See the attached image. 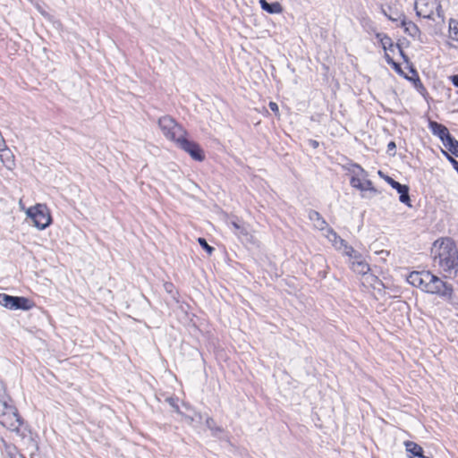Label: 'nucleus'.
Masks as SVG:
<instances>
[{
	"mask_svg": "<svg viewBox=\"0 0 458 458\" xmlns=\"http://www.w3.org/2000/svg\"><path fill=\"white\" fill-rule=\"evenodd\" d=\"M395 47H396V48H398L399 53H400L401 56L403 57V61H404L407 64H409V66H410L411 64H410V62H409V57H408V56H407V55L403 52V48L400 47V45H399V44H396V45H395Z\"/></svg>",
	"mask_w": 458,
	"mask_h": 458,
	"instance_id": "cd10ccee",
	"label": "nucleus"
},
{
	"mask_svg": "<svg viewBox=\"0 0 458 458\" xmlns=\"http://www.w3.org/2000/svg\"><path fill=\"white\" fill-rule=\"evenodd\" d=\"M385 58L388 64L392 65V64L394 62L386 52L385 54Z\"/></svg>",
	"mask_w": 458,
	"mask_h": 458,
	"instance_id": "4c0bfd02",
	"label": "nucleus"
},
{
	"mask_svg": "<svg viewBox=\"0 0 458 458\" xmlns=\"http://www.w3.org/2000/svg\"><path fill=\"white\" fill-rule=\"evenodd\" d=\"M0 305L12 310H29L33 307V302L23 296H12L6 293H0Z\"/></svg>",
	"mask_w": 458,
	"mask_h": 458,
	"instance_id": "423d86ee",
	"label": "nucleus"
},
{
	"mask_svg": "<svg viewBox=\"0 0 458 458\" xmlns=\"http://www.w3.org/2000/svg\"><path fill=\"white\" fill-rule=\"evenodd\" d=\"M387 183H389L391 185V187L394 188V190L397 187H400V185L402 184V183L396 182L395 180H394L393 178H388L387 179Z\"/></svg>",
	"mask_w": 458,
	"mask_h": 458,
	"instance_id": "7c9ffc66",
	"label": "nucleus"
},
{
	"mask_svg": "<svg viewBox=\"0 0 458 458\" xmlns=\"http://www.w3.org/2000/svg\"><path fill=\"white\" fill-rule=\"evenodd\" d=\"M394 47H388V46H386V48H383V49H384L386 52L387 50L393 51V50H394Z\"/></svg>",
	"mask_w": 458,
	"mask_h": 458,
	"instance_id": "37998d69",
	"label": "nucleus"
},
{
	"mask_svg": "<svg viewBox=\"0 0 458 458\" xmlns=\"http://www.w3.org/2000/svg\"><path fill=\"white\" fill-rule=\"evenodd\" d=\"M428 127H429L431 132L434 135L437 136L441 140L442 142L445 140V139H446L448 137V135H450L448 129L445 125H443L437 122L429 121Z\"/></svg>",
	"mask_w": 458,
	"mask_h": 458,
	"instance_id": "9b49d317",
	"label": "nucleus"
},
{
	"mask_svg": "<svg viewBox=\"0 0 458 458\" xmlns=\"http://www.w3.org/2000/svg\"><path fill=\"white\" fill-rule=\"evenodd\" d=\"M376 38L378 39L383 48H386V46L395 47L392 41V38L386 34L377 33Z\"/></svg>",
	"mask_w": 458,
	"mask_h": 458,
	"instance_id": "4be33fe9",
	"label": "nucleus"
},
{
	"mask_svg": "<svg viewBox=\"0 0 458 458\" xmlns=\"http://www.w3.org/2000/svg\"><path fill=\"white\" fill-rule=\"evenodd\" d=\"M449 162L453 165V167L458 174V161L454 157H450Z\"/></svg>",
	"mask_w": 458,
	"mask_h": 458,
	"instance_id": "473e14b6",
	"label": "nucleus"
},
{
	"mask_svg": "<svg viewBox=\"0 0 458 458\" xmlns=\"http://www.w3.org/2000/svg\"><path fill=\"white\" fill-rule=\"evenodd\" d=\"M396 146H395V143L394 141H390L388 144H387V151L390 153L391 151H394L395 149Z\"/></svg>",
	"mask_w": 458,
	"mask_h": 458,
	"instance_id": "c9c22d12",
	"label": "nucleus"
},
{
	"mask_svg": "<svg viewBox=\"0 0 458 458\" xmlns=\"http://www.w3.org/2000/svg\"><path fill=\"white\" fill-rule=\"evenodd\" d=\"M269 108L274 112V113H278V106L276 103L275 102H270L269 103Z\"/></svg>",
	"mask_w": 458,
	"mask_h": 458,
	"instance_id": "f704fd0d",
	"label": "nucleus"
},
{
	"mask_svg": "<svg viewBox=\"0 0 458 458\" xmlns=\"http://www.w3.org/2000/svg\"><path fill=\"white\" fill-rule=\"evenodd\" d=\"M348 171L353 174V176H361L363 178L367 176V172L359 164L356 163H351Z\"/></svg>",
	"mask_w": 458,
	"mask_h": 458,
	"instance_id": "412c9836",
	"label": "nucleus"
},
{
	"mask_svg": "<svg viewBox=\"0 0 458 458\" xmlns=\"http://www.w3.org/2000/svg\"><path fill=\"white\" fill-rule=\"evenodd\" d=\"M435 11L437 12V14L439 18H442L444 17V13H443V10H442V6L441 4L437 1V6L435 8Z\"/></svg>",
	"mask_w": 458,
	"mask_h": 458,
	"instance_id": "c85d7f7f",
	"label": "nucleus"
},
{
	"mask_svg": "<svg viewBox=\"0 0 458 458\" xmlns=\"http://www.w3.org/2000/svg\"><path fill=\"white\" fill-rule=\"evenodd\" d=\"M28 217L31 218L34 226L44 230L51 224L52 218L47 207L44 204H37L30 208L26 212Z\"/></svg>",
	"mask_w": 458,
	"mask_h": 458,
	"instance_id": "39448f33",
	"label": "nucleus"
},
{
	"mask_svg": "<svg viewBox=\"0 0 458 458\" xmlns=\"http://www.w3.org/2000/svg\"><path fill=\"white\" fill-rule=\"evenodd\" d=\"M326 236L327 239L333 243V245L338 249L342 250L344 246L347 243L344 239H342L332 228H327Z\"/></svg>",
	"mask_w": 458,
	"mask_h": 458,
	"instance_id": "f8f14e48",
	"label": "nucleus"
},
{
	"mask_svg": "<svg viewBox=\"0 0 458 458\" xmlns=\"http://www.w3.org/2000/svg\"><path fill=\"white\" fill-rule=\"evenodd\" d=\"M166 402L176 412L180 413L177 398L168 397L166 398Z\"/></svg>",
	"mask_w": 458,
	"mask_h": 458,
	"instance_id": "bb28decb",
	"label": "nucleus"
},
{
	"mask_svg": "<svg viewBox=\"0 0 458 458\" xmlns=\"http://www.w3.org/2000/svg\"><path fill=\"white\" fill-rule=\"evenodd\" d=\"M352 269L360 275H366L369 272V265L360 259H355L352 262Z\"/></svg>",
	"mask_w": 458,
	"mask_h": 458,
	"instance_id": "2eb2a0df",
	"label": "nucleus"
},
{
	"mask_svg": "<svg viewBox=\"0 0 458 458\" xmlns=\"http://www.w3.org/2000/svg\"><path fill=\"white\" fill-rule=\"evenodd\" d=\"M433 265L443 273L444 277L453 278L458 273V250L454 242L444 238L434 242L431 249Z\"/></svg>",
	"mask_w": 458,
	"mask_h": 458,
	"instance_id": "f257e3e1",
	"label": "nucleus"
},
{
	"mask_svg": "<svg viewBox=\"0 0 458 458\" xmlns=\"http://www.w3.org/2000/svg\"><path fill=\"white\" fill-rule=\"evenodd\" d=\"M342 249L344 250V253L353 260L361 259V254L347 243Z\"/></svg>",
	"mask_w": 458,
	"mask_h": 458,
	"instance_id": "5701e85b",
	"label": "nucleus"
},
{
	"mask_svg": "<svg viewBox=\"0 0 458 458\" xmlns=\"http://www.w3.org/2000/svg\"><path fill=\"white\" fill-rule=\"evenodd\" d=\"M437 0H416L415 10L419 17L434 20Z\"/></svg>",
	"mask_w": 458,
	"mask_h": 458,
	"instance_id": "6e6552de",
	"label": "nucleus"
},
{
	"mask_svg": "<svg viewBox=\"0 0 458 458\" xmlns=\"http://www.w3.org/2000/svg\"><path fill=\"white\" fill-rule=\"evenodd\" d=\"M407 281L428 293L452 298L454 292L452 285L429 271H413L408 276Z\"/></svg>",
	"mask_w": 458,
	"mask_h": 458,
	"instance_id": "f03ea898",
	"label": "nucleus"
},
{
	"mask_svg": "<svg viewBox=\"0 0 458 458\" xmlns=\"http://www.w3.org/2000/svg\"><path fill=\"white\" fill-rule=\"evenodd\" d=\"M198 242L199 245L209 254L211 255L215 249L208 244L207 241L204 238H199Z\"/></svg>",
	"mask_w": 458,
	"mask_h": 458,
	"instance_id": "a878e982",
	"label": "nucleus"
},
{
	"mask_svg": "<svg viewBox=\"0 0 458 458\" xmlns=\"http://www.w3.org/2000/svg\"><path fill=\"white\" fill-rule=\"evenodd\" d=\"M164 288L168 293H172L174 291V284L170 282H165L164 284Z\"/></svg>",
	"mask_w": 458,
	"mask_h": 458,
	"instance_id": "2f4dec72",
	"label": "nucleus"
},
{
	"mask_svg": "<svg viewBox=\"0 0 458 458\" xmlns=\"http://www.w3.org/2000/svg\"><path fill=\"white\" fill-rule=\"evenodd\" d=\"M261 8L268 13H280L283 11L282 5L278 2L268 3L266 0H259Z\"/></svg>",
	"mask_w": 458,
	"mask_h": 458,
	"instance_id": "ddd939ff",
	"label": "nucleus"
},
{
	"mask_svg": "<svg viewBox=\"0 0 458 458\" xmlns=\"http://www.w3.org/2000/svg\"><path fill=\"white\" fill-rule=\"evenodd\" d=\"M395 190L400 194L399 200L402 203L406 204L409 207H411V205L410 204L411 199H410V195H409V191H410L409 186L406 184H401L400 187H397Z\"/></svg>",
	"mask_w": 458,
	"mask_h": 458,
	"instance_id": "a211bd4d",
	"label": "nucleus"
},
{
	"mask_svg": "<svg viewBox=\"0 0 458 458\" xmlns=\"http://www.w3.org/2000/svg\"><path fill=\"white\" fill-rule=\"evenodd\" d=\"M206 426L213 431V435L214 436H216L217 433H220L223 431V429L220 428V427H216V424H215V420L208 417L207 418L206 420Z\"/></svg>",
	"mask_w": 458,
	"mask_h": 458,
	"instance_id": "393cba45",
	"label": "nucleus"
},
{
	"mask_svg": "<svg viewBox=\"0 0 458 458\" xmlns=\"http://www.w3.org/2000/svg\"><path fill=\"white\" fill-rule=\"evenodd\" d=\"M453 155L458 157V140L451 134L442 142Z\"/></svg>",
	"mask_w": 458,
	"mask_h": 458,
	"instance_id": "f3484780",
	"label": "nucleus"
},
{
	"mask_svg": "<svg viewBox=\"0 0 458 458\" xmlns=\"http://www.w3.org/2000/svg\"><path fill=\"white\" fill-rule=\"evenodd\" d=\"M309 219L313 223V225L318 230L323 231L327 230L329 228L327 226V221L322 217V216L316 210L310 209L308 212Z\"/></svg>",
	"mask_w": 458,
	"mask_h": 458,
	"instance_id": "9d476101",
	"label": "nucleus"
},
{
	"mask_svg": "<svg viewBox=\"0 0 458 458\" xmlns=\"http://www.w3.org/2000/svg\"><path fill=\"white\" fill-rule=\"evenodd\" d=\"M0 404L3 406V411L0 413V424L9 430L18 433L23 421L17 409L8 404L5 400H0Z\"/></svg>",
	"mask_w": 458,
	"mask_h": 458,
	"instance_id": "7ed1b4c3",
	"label": "nucleus"
},
{
	"mask_svg": "<svg viewBox=\"0 0 458 458\" xmlns=\"http://www.w3.org/2000/svg\"><path fill=\"white\" fill-rule=\"evenodd\" d=\"M442 153H443V155L446 157V159H447L448 161H449V158H450V157H452L451 155H449V153H448L447 151H445V150H443V149H442Z\"/></svg>",
	"mask_w": 458,
	"mask_h": 458,
	"instance_id": "a19ab883",
	"label": "nucleus"
},
{
	"mask_svg": "<svg viewBox=\"0 0 458 458\" xmlns=\"http://www.w3.org/2000/svg\"><path fill=\"white\" fill-rule=\"evenodd\" d=\"M186 136L187 135L181 136L175 143L176 146L188 153L192 159L199 162L203 161L205 159V154L200 146L197 142L188 140Z\"/></svg>",
	"mask_w": 458,
	"mask_h": 458,
	"instance_id": "0eeeda50",
	"label": "nucleus"
},
{
	"mask_svg": "<svg viewBox=\"0 0 458 458\" xmlns=\"http://www.w3.org/2000/svg\"><path fill=\"white\" fill-rule=\"evenodd\" d=\"M387 183H389L391 185V187L394 188V190L397 187H400V185L402 184V183L396 182L395 180H394L393 178H388L387 179Z\"/></svg>",
	"mask_w": 458,
	"mask_h": 458,
	"instance_id": "c756f323",
	"label": "nucleus"
},
{
	"mask_svg": "<svg viewBox=\"0 0 458 458\" xmlns=\"http://www.w3.org/2000/svg\"><path fill=\"white\" fill-rule=\"evenodd\" d=\"M230 224L233 226V228L234 229V233L237 236H239V237L242 235L247 236L249 234L248 228L244 225V223H242L239 220H235V221H231Z\"/></svg>",
	"mask_w": 458,
	"mask_h": 458,
	"instance_id": "aec40b11",
	"label": "nucleus"
},
{
	"mask_svg": "<svg viewBox=\"0 0 458 458\" xmlns=\"http://www.w3.org/2000/svg\"><path fill=\"white\" fill-rule=\"evenodd\" d=\"M401 26L403 28L404 32L412 38H416L420 34L419 27L412 21H407L403 19Z\"/></svg>",
	"mask_w": 458,
	"mask_h": 458,
	"instance_id": "4468645a",
	"label": "nucleus"
},
{
	"mask_svg": "<svg viewBox=\"0 0 458 458\" xmlns=\"http://www.w3.org/2000/svg\"><path fill=\"white\" fill-rule=\"evenodd\" d=\"M157 123L163 135L174 143L178 141L181 136L188 134L187 131L170 115L160 117Z\"/></svg>",
	"mask_w": 458,
	"mask_h": 458,
	"instance_id": "20e7f679",
	"label": "nucleus"
},
{
	"mask_svg": "<svg viewBox=\"0 0 458 458\" xmlns=\"http://www.w3.org/2000/svg\"><path fill=\"white\" fill-rule=\"evenodd\" d=\"M450 81H452L454 87L458 88V74L452 75L450 77Z\"/></svg>",
	"mask_w": 458,
	"mask_h": 458,
	"instance_id": "72a5a7b5",
	"label": "nucleus"
},
{
	"mask_svg": "<svg viewBox=\"0 0 458 458\" xmlns=\"http://www.w3.org/2000/svg\"><path fill=\"white\" fill-rule=\"evenodd\" d=\"M405 78L411 81H412L414 83V79H415V76L412 74L411 77H408V76H405Z\"/></svg>",
	"mask_w": 458,
	"mask_h": 458,
	"instance_id": "79ce46f5",
	"label": "nucleus"
},
{
	"mask_svg": "<svg viewBox=\"0 0 458 458\" xmlns=\"http://www.w3.org/2000/svg\"><path fill=\"white\" fill-rule=\"evenodd\" d=\"M350 183L353 188H356L360 191H369L374 193L377 192L370 180H364L362 182L360 177L352 176L351 178Z\"/></svg>",
	"mask_w": 458,
	"mask_h": 458,
	"instance_id": "1a4fd4ad",
	"label": "nucleus"
},
{
	"mask_svg": "<svg viewBox=\"0 0 458 458\" xmlns=\"http://www.w3.org/2000/svg\"><path fill=\"white\" fill-rule=\"evenodd\" d=\"M392 66L394 67V69L398 73H400V74H403V71L401 70L400 65H399L397 63L394 62V63L392 64Z\"/></svg>",
	"mask_w": 458,
	"mask_h": 458,
	"instance_id": "e433bc0d",
	"label": "nucleus"
},
{
	"mask_svg": "<svg viewBox=\"0 0 458 458\" xmlns=\"http://www.w3.org/2000/svg\"><path fill=\"white\" fill-rule=\"evenodd\" d=\"M377 174H378L381 178H383L386 182H387V179H388V178H391L390 176L386 175V174H385L381 170H379V171L377 172Z\"/></svg>",
	"mask_w": 458,
	"mask_h": 458,
	"instance_id": "58836bf2",
	"label": "nucleus"
},
{
	"mask_svg": "<svg viewBox=\"0 0 458 458\" xmlns=\"http://www.w3.org/2000/svg\"><path fill=\"white\" fill-rule=\"evenodd\" d=\"M410 72L415 76V79H414V87L420 91V92H422V91H426V89L425 87L423 86L419 75H418V72L417 71L415 70V68L412 66V65H410Z\"/></svg>",
	"mask_w": 458,
	"mask_h": 458,
	"instance_id": "b1692460",
	"label": "nucleus"
},
{
	"mask_svg": "<svg viewBox=\"0 0 458 458\" xmlns=\"http://www.w3.org/2000/svg\"><path fill=\"white\" fill-rule=\"evenodd\" d=\"M406 451L410 454H411L414 457L418 458H429L423 454V449L420 445L418 444L408 441L405 443Z\"/></svg>",
	"mask_w": 458,
	"mask_h": 458,
	"instance_id": "dca6fc26",
	"label": "nucleus"
},
{
	"mask_svg": "<svg viewBox=\"0 0 458 458\" xmlns=\"http://www.w3.org/2000/svg\"><path fill=\"white\" fill-rule=\"evenodd\" d=\"M310 145L314 148L318 147V142L315 140H310Z\"/></svg>",
	"mask_w": 458,
	"mask_h": 458,
	"instance_id": "ea45409f",
	"label": "nucleus"
},
{
	"mask_svg": "<svg viewBox=\"0 0 458 458\" xmlns=\"http://www.w3.org/2000/svg\"><path fill=\"white\" fill-rule=\"evenodd\" d=\"M449 37L453 41L456 42L454 47H458V21L454 19H450L449 21Z\"/></svg>",
	"mask_w": 458,
	"mask_h": 458,
	"instance_id": "6ab92c4d",
	"label": "nucleus"
}]
</instances>
